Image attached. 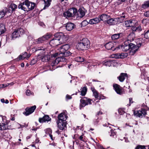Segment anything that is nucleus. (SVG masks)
Wrapping results in <instances>:
<instances>
[{"label": "nucleus", "instance_id": "obj_1", "mask_svg": "<svg viewBox=\"0 0 149 149\" xmlns=\"http://www.w3.org/2000/svg\"><path fill=\"white\" fill-rule=\"evenodd\" d=\"M141 44L142 43L139 42L136 45L133 43H130V42L128 41H125L124 44L119 46V48L121 49L124 52H126L130 49H131L130 53H132L133 54L137 51Z\"/></svg>", "mask_w": 149, "mask_h": 149}, {"label": "nucleus", "instance_id": "obj_2", "mask_svg": "<svg viewBox=\"0 0 149 149\" xmlns=\"http://www.w3.org/2000/svg\"><path fill=\"white\" fill-rule=\"evenodd\" d=\"M68 116L65 112L62 113L58 116V120L56 123L58 127L60 130H63L66 127L67 122L66 120Z\"/></svg>", "mask_w": 149, "mask_h": 149}, {"label": "nucleus", "instance_id": "obj_3", "mask_svg": "<svg viewBox=\"0 0 149 149\" xmlns=\"http://www.w3.org/2000/svg\"><path fill=\"white\" fill-rule=\"evenodd\" d=\"M90 47V41L87 39L84 38L80 40L77 44V49L79 50H84L89 49Z\"/></svg>", "mask_w": 149, "mask_h": 149}, {"label": "nucleus", "instance_id": "obj_4", "mask_svg": "<svg viewBox=\"0 0 149 149\" xmlns=\"http://www.w3.org/2000/svg\"><path fill=\"white\" fill-rule=\"evenodd\" d=\"M77 13V9L72 8L68 9L66 12L64 13H63V15L67 18H68L76 15Z\"/></svg>", "mask_w": 149, "mask_h": 149}, {"label": "nucleus", "instance_id": "obj_5", "mask_svg": "<svg viewBox=\"0 0 149 149\" xmlns=\"http://www.w3.org/2000/svg\"><path fill=\"white\" fill-rule=\"evenodd\" d=\"M92 101L91 99L88 98L87 97H83L80 100V109H81V107H84L88 104H91V101Z\"/></svg>", "mask_w": 149, "mask_h": 149}, {"label": "nucleus", "instance_id": "obj_6", "mask_svg": "<svg viewBox=\"0 0 149 149\" xmlns=\"http://www.w3.org/2000/svg\"><path fill=\"white\" fill-rule=\"evenodd\" d=\"M24 32V30L22 28H19L15 30L12 34V40H14L15 38L19 37Z\"/></svg>", "mask_w": 149, "mask_h": 149}, {"label": "nucleus", "instance_id": "obj_7", "mask_svg": "<svg viewBox=\"0 0 149 149\" xmlns=\"http://www.w3.org/2000/svg\"><path fill=\"white\" fill-rule=\"evenodd\" d=\"M51 37V35L49 33H47L46 35H45L42 37L39 38L35 40V42L37 44H39L40 43H42L44 42L49 39Z\"/></svg>", "mask_w": 149, "mask_h": 149}, {"label": "nucleus", "instance_id": "obj_8", "mask_svg": "<svg viewBox=\"0 0 149 149\" xmlns=\"http://www.w3.org/2000/svg\"><path fill=\"white\" fill-rule=\"evenodd\" d=\"M56 36L58 37V39L60 44L65 42L67 40L66 36L64 35L62 32L56 33Z\"/></svg>", "mask_w": 149, "mask_h": 149}, {"label": "nucleus", "instance_id": "obj_9", "mask_svg": "<svg viewBox=\"0 0 149 149\" xmlns=\"http://www.w3.org/2000/svg\"><path fill=\"white\" fill-rule=\"evenodd\" d=\"M134 114L136 117L142 118L147 114L146 111L144 109H141V110L135 111Z\"/></svg>", "mask_w": 149, "mask_h": 149}, {"label": "nucleus", "instance_id": "obj_10", "mask_svg": "<svg viewBox=\"0 0 149 149\" xmlns=\"http://www.w3.org/2000/svg\"><path fill=\"white\" fill-rule=\"evenodd\" d=\"M36 108V105H34L31 107H27L25 109V111L23 113V114L26 116H28L33 113Z\"/></svg>", "mask_w": 149, "mask_h": 149}, {"label": "nucleus", "instance_id": "obj_11", "mask_svg": "<svg viewBox=\"0 0 149 149\" xmlns=\"http://www.w3.org/2000/svg\"><path fill=\"white\" fill-rule=\"evenodd\" d=\"M27 0H26L23 3H21L19 4L18 6V8L19 9L21 8L22 10H24L25 11L27 12L28 8Z\"/></svg>", "mask_w": 149, "mask_h": 149}, {"label": "nucleus", "instance_id": "obj_12", "mask_svg": "<svg viewBox=\"0 0 149 149\" xmlns=\"http://www.w3.org/2000/svg\"><path fill=\"white\" fill-rule=\"evenodd\" d=\"M50 44L53 47L58 46L60 44L58 37L56 36V34L54 35V38L50 41Z\"/></svg>", "mask_w": 149, "mask_h": 149}, {"label": "nucleus", "instance_id": "obj_13", "mask_svg": "<svg viewBox=\"0 0 149 149\" xmlns=\"http://www.w3.org/2000/svg\"><path fill=\"white\" fill-rule=\"evenodd\" d=\"M113 86L117 93L120 95L123 94L122 89L120 85L117 84H113Z\"/></svg>", "mask_w": 149, "mask_h": 149}, {"label": "nucleus", "instance_id": "obj_14", "mask_svg": "<svg viewBox=\"0 0 149 149\" xmlns=\"http://www.w3.org/2000/svg\"><path fill=\"white\" fill-rule=\"evenodd\" d=\"M51 118L48 115H45L42 118H39V121L40 123H42L46 122H48L49 121H51Z\"/></svg>", "mask_w": 149, "mask_h": 149}, {"label": "nucleus", "instance_id": "obj_15", "mask_svg": "<svg viewBox=\"0 0 149 149\" xmlns=\"http://www.w3.org/2000/svg\"><path fill=\"white\" fill-rule=\"evenodd\" d=\"M70 48V45L68 44H66L61 47L59 49L60 53H64L65 51H67Z\"/></svg>", "mask_w": 149, "mask_h": 149}, {"label": "nucleus", "instance_id": "obj_16", "mask_svg": "<svg viewBox=\"0 0 149 149\" xmlns=\"http://www.w3.org/2000/svg\"><path fill=\"white\" fill-rule=\"evenodd\" d=\"M117 20V18H109L107 21V22L108 24L109 25H114L117 23L116 20Z\"/></svg>", "mask_w": 149, "mask_h": 149}, {"label": "nucleus", "instance_id": "obj_17", "mask_svg": "<svg viewBox=\"0 0 149 149\" xmlns=\"http://www.w3.org/2000/svg\"><path fill=\"white\" fill-rule=\"evenodd\" d=\"M27 5L28 10L27 12L30 10H31L33 9L36 6V4L35 3H32L29 1L27 0Z\"/></svg>", "mask_w": 149, "mask_h": 149}, {"label": "nucleus", "instance_id": "obj_18", "mask_svg": "<svg viewBox=\"0 0 149 149\" xmlns=\"http://www.w3.org/2000/svg\"><path fill=\"white\" fill-rule=\"evenodd\" d=\"M105 47L108 50L112 49V50L114 51L115 49V48H114L113 43L112 42H109L106 43L105 45Z\"/></svg>", "mask_w": 149, "mask_h": 149}, {"label": "nucleus", "instance_id": "obj_19", "mask_svg": "<svg viewBox=\"0 0 149 149\" xmlns=\"http://www.w3.org/2000/svg\"><path fill=\"white\" fill-rule=\"evenodd\" d=\"M85 9L84 8L79 9L77 13L78 17L80 18L82 17L85 15Z\"/></svg>", "mask_w": 149, "mask_h": 149}, {"label": "nucleus", "instance_id": "obj_20", "mask_svg": "<svg viewBox=\"0 0 149 149\" xmlns=\"http://www.w3.org/2000/svg\"><path fill=\"white\" fill-rule=\"evenodd\" d=\"M135 34L134 32H132L127 37V40L126 41H128L130 43V42L134 40L135 38Z\"/></svg>", "mask_w": 149, "mask_h": 149}, {"label": "nucleus", "instance_id": "obj_21", "mask_svg": "<svg viewBox=\"0 0 149 149\" xmlns=\"http://www.w3.org/2000/svg\"><path fill=\"white\" fill-rule=\"evenodd\" d=\"M10 13V9H8L6 7L4 8L2 10L0 11V13L2 17H3L6 13Z\"/></svg>", "mask_w": 149, "mask_h": 149}, {"label": "nucleus", "instance_id": "obj_22", "mask_svg": "<svg viewBox=\"0 0 149 149\" xmlns=\"http://www.w3.org/2000/svg\"><path fill=\"white\" fill-rule=\"evenodd\" d=\"M100 21V19L98 17H95L90 19L88 23L90 24H97Z\"/></svg>", "mask_w": 149, "mask_h": 149}, {"label": "nucleus", "instance_id": "obj_23", "mask_svg": "<svg viewBox=\"0 0 149 149\" xmlns=\"http://www.w3.org/2000/svg\"><path fill=\"white\" fill-rule=\"evenodd\" d=\"M110 16L106 14H102L100 17V20H102L105 22L107 21L110 18Z\"/></svg>", "mask_w": 149, "mask_h": 149}, {"label": "nucleus", "instance_id": "obj_24", "mask_svg": "<svg viewBox=\"0 0 149 149\" xmlns=\"http://www.w3.org/2000/svg\"><path fill=\"white\" fill-rule=\"evenodd\" d=\"M74 27V24L72 23H68L66 24L65 26L66 29L68 31L72 30Z\"/></svg>", "mask_w": 149, "mask_h": 149}, {"label": "nucleus", "instance_id": "obj_25", "mask_svg": "<svg viewBox=\"0 0 149 149\" xmlns=\"http://www.w3.org/2000/svg\"><path fill=\"white\" fill-rule=\"evenodd\" d=\"M127 76V74L126 73H121L120 75L118 77V79L120 81L122 82Z\"/></svg>", "mask_w": 149, "mask_h": 149}, {"label": "nucleus", "instance_id": "obj_26", "mask_svg": "<svg viewBox=\"0 0 149 149\" xmlns=\"http://www.w3.org/2000/svg\"><path fill=\"white\" fill-rule=\"evenodd\" d=\"M6 31L4 25L1 23H0V35L4 33Z\"/></svg>", "mask_w": 149, "mask_h": 149}, {"label": "nucleus", "instance_id": "obj_27", "mask_svg": "<svg viewBox=\"0 0 149 149\" xmlns=\"http://www.w3.org/2000/svg\"><path fill=\"white\" fill-rule=\"evenodd\" d=\"M17 8V5L14 3H11L9 8V9H10V13H12L13 11H15V9H16Z\"/></svg>", "mask_w": 149, "mask_h": 149}, {"label": "nucleus", "instance_id": "obj_28", "mask_svg": "<svg viewBox=\"0 0 149 149\" xmlns=\"http://www.w3.org/2000/svg\"><path fill=\"white\" fill-rule=\"evenodd\" d=\"M124 25L126 27H131L133 26L132 20H130L125 21L124 23Z\"/></svg>", "mask_w": 149, "mask_h": 149}, {"label": "nucleus", "instance_id": "obj_29", "mask_svg": "<svg viewBox=\"0 0 149 149\" xmlns=\"http://www.w3.org/2000/svg\"><path fill=\"white\" fill-rule=\"evenodd\" d=\"M80 95L82 96H84L86 94L87 91V88L86 87L84 86L83 88H81L80 89Z\"/></svg>", "mask_w": 149, "mask_h": 149}, {"label": "nucleus", "instance_id": "obj_30", "mask_svg": "<svg viewBox=\"0 0 149 149\" xmlns=\"http://www.w3.org/2000/svg\"><path fill=\"white\" fill-rule=\"evenodd\" d=\"M45 3L43 9H45L46 7H48L50 5L52 0H44Z\"/></svg>", "mask_w": 149, "mask_h": 149}, {"label": "nucleus", "instance_id": "obj_31", "mask_svg": "<svg viewBox=\"0 0 149 149\" xmlns=\"http://www.w3.org/2000/svg\"><path fill=\"white\" fill-rule=\"evenodd\" d=\"M64 52V53H60L59 54H62L63 56L65 57H67L71 55L72 54L69 51H65V52Z\"/></svg>", "mask_w": 149, "mask_h": 149}, {"label": "nucleus", "instance_id": "obj_32", "mask_svg": "<svg viewBox=\"0 0 149 149\" xmlns=\"http://www.w3.org/2000/svg\"><path fill=\"white\" fill-rule=\"evenodd\" d=\"M149 7V0L148 1L144 2L141 6V8L143 9H146Z\"/></svg>", "mask_w": 149, "mask_h": 149}, {"label": "nucleus", "instance_id": "obj_33", "mask_svg": "<svg viewBox=\"0 0 149 149\" xmlns=\"http://www.w3.org/2000/svg\"><path fill=\"white\" fill-rule=\"evenodd\" d=\"M33 51L34 50L35 52L39 50L44 51L45 50V48L42 47H36L33 49Z\"/></svg>", "mask_w": 149, "mask_h": 149}, {"label": "nucleus", "instance_id": "obj_34", "mask_svg": "<svg viewBox=\"0 0 149 149\" xmlns=\"http://www.w3.org/2000/svg\"><path fill=\"white\" fill-rule=\"evenodd\" d=\"M58 60L59 59L58 58H56L55 60L53 61L52 63L51 64L52 66H53L57 65V64L59 63Z\"/></svg>", "mask_w": 149, "mask_h": 149}, {"label": "nucleus", "instance_id": "obj_35", "mask_svg": "<svg viewBox=\"0 0 149 149\" xmlns=\"http://www.w3.org/2000/svg\"><path fill=\"white\" fill-rule=\"evenodd\" d=\"M120 34H115L111 36V38L113 40H115L118 39L120 37Z\"/></svg>", "mask_w": 149, "mask_h": 149}, {"label": "nucleus", "instance_id": "obj_36", "mask_svg": "<svg viewBox=\"0 0 149 149\" xmlns=\"http://www.w3.org/2000/svg\"><path fill=\"white\" fill-rule=\"evenodd\" d=\"M144 37L146 39L149 38V29L145 31Z\"/></svg>", "mask_w": 149, "mask_h": 149}, {"label": "nucleus", "instance_id": "obj_37", "mask_svg": "<svg viewBox=\"0 0 149 149\" xmlns=\"http://www.w3.org/2000/svg\"><path fill=\"white\" fill-rule=\"evenodd\" d=\"M111 58H120V53H116L112 54L111 56Z\"/></svg>", "mask_w": 149, "mask_h": 149}, {"label": "nucleus", "instance_id": "obj_38", "mask_svg": "<svg viewBox=\"0 0 149 149\" xmlns=\"http://www.w3.org/2000/svg\"><path fill=\"white\" fill-rule=\"evenodd\" d=\"M59 59V61L60 62H64L66 61V59L65 58L64 56L62 57H58Z\"/></svg>", "mask_w": 149, "mask_h": 149}, {"label": "nucleus", "instance_id": "obj_39", "mask_svg": "<svg viewBox=\"0 0 149 149\" xmlns=\"http://www.w3.org/2000/svg\"><path fill=\"white\" fill-rule=\"evenodd\" d=\"M76 60L78 62H82L84 61V58L80 56H78L76 58Z\"/></svg>", "mask_w": 149, "mask_h": 149}, {"label": "nucleus", "instance_id": "obj_40", "mask_svg": "<svg viewBox=\"0 0 149 149\" xmlns=\"http://www.w3.org/2000/svg\"><path fill=\"white\" fill-rule=\"evenodd\" d=\"M127 56V54L125 53H120V58H123Z\"/></svg>", "mask_w": 149, "mask_h": 149}, {"label": "nucleus", "instance_id": "obj_41", "mask_svg": "<svg viewBox=\"0 0 149 149\" xmlns=\"http://www.w3.org/2000/svg\"><path fill=\"white\" fill-rule=\"evenodd\" d=\"M116 132L115 131V130H111L110 131V135L111 136H114L116 135Z\"/></svg>", "mask_w": 149, "mask_h": 149}, {"label": "nucleus", "instance_id": "obj_42", "mask_svg": "<svg viewBox=\"0 0 149 149\" xmlns=\"http://www.w3.org/2000/svg\"><path fill=\"white\" fill-rule=\"evenodd\" d=\"M111 62L110 61H107L104 63L103 64L104 65L107 66H110L111 65Z\"/></svg>", "mask_w": 149, "mask_h": 149}, {"label": "nucleus", "instance_id": "obj_43", "mask_svg": "<svg viewBox=\"0 0 149 149\" xmlns=\"http://www.w3.org/2000/svg\"><path fill=\"white\" fill-rule=\"evenodd\" d=\"M6 129L5 125L3 123H0V130Z\"/></svg>", "mask_w": 149, "mask_h": 149}, {"label": "nucleus", "instance_id": "obj_44", "mask_svg": "<svg viewBox=\"0 0 149 149\" xmlns=\"http://www.w3.org/2000/svg\"><path fill=\"white\" fill-rule=\"evenodd\" d=\"M37 62L36 59L33 58L30 62V64L31 65H33L36 63Z\"/></svg>", "mask_w": 149, "mask_h": 149}, {"label": "nucleus", "instance_id": "obj_45", "mask_svg": "<svg viewBox=\"0 0 149 149\" xmlns=\"http://www.w3.org/2000/svg\"><path fill=\"white\" fill-rule=\"evenodd\" d=\"M124 87H126V89H125V90L127 92H131L132 91V90L131 89H130V86H128V87H126L125 86H124Z\"/></svg>", "mask_w": 149, "mask_h": 149}, {"label": "nucleus", "instance_id": "obj_46", "mask_svg": "<svg viewBox=\"0 0 149 149\" xmlns=\"http://www.w3.org/2000/svg\"><path fill=\"white\" fill-rule=\"evenodd\" d=\"M135 149H146L144 146L139 145L137 146Z\"/></svg>", "mask_w": 149, "mask_h": 149}, {"label": "nucleus", "instance_id": "obj_47", "mask_svg": "<svg viewBox=\"0 0 149 149\" xmlns=\"http://www.w3.org/2000/svg\"><path fill=\"white\" fill-rule=\"evenodd\" d=\"M118 113L120 115H121L124 114L125 113V112L123 109H118Z\"/></svg>", "mask_w": 149, "mask_h": 149}, {"label": "nucleus", "instance_id": "obj_48", "mask_svg": "<svg viewBox=\"0 0 149 149\" xmlns=\"http://www.w3.org/2000/svg\"><path fill=\"white\" fill-rule=\"evenodd\" d=\"M26 94L27 95L29 96L31 95H33V93H31L29 90H27L26 92Z\"/></svg>", "mask_w": 149, "mask_h": 149}, {"label": "nucleus", "instance_id": "obj_49", "mask_svg": "<svg viewBox=\"0 0 149 149\" xmlns=\"http://www.w3.org/2000/svg\"><path fill=\"white\" fill-rule=\"evenodd\" d=\"M45 132L46 134H49L52 133V131L50 129H47L45 130Z\"/></svg>", "mask_w": 149, "mask_h": 149}, {"label": "nucleus", "instance_id": "obj_50", "mask_svg": "<svg viewBox=\"0 0 149 149\" xmlns=\"http://www.w3.org/2000/svg\"><path fill=\"white\" fill-rule=\"evenodd\" d=\"M125 17V15L123 16H120V17L117 18V20L120 22L122 21L123 20V18H124Z\"/></svg>", "mask_w": 149, "mask_h": 149}, {"label": "nucleus", "instance_id": "obj_51", "mask_svg": "<svg viewBox=\"0 0 149 149\" xmlns=\"http://www.w3.org/2000/svg\"><path fill=\"white\" fill-rule=\"evenodd\" d=\"M93 94L95 98H97L98 97V94L97 91L93 92Z\"/></svg>", "mask_w": 149, "mask_h": 149}, {"label": "nucleus", "instance_id": "obj_52", "mask_svg": "<svg viewBox=\"0 0 149 149\" xmlns=\"http://www.w3.org/2000/svg\"><path fill=\"white\" fill-rule=\"evenodd\" d=\"M83 136L84 134H82V135L79 136V139L81 141H84V140L83 139Z\"/></svg>", "mask_w": 149, "mask_h": 149}, {"label": "nucleus", "instance_id": "obj_53", "mask_svg": "<svg viewBox=\"0 0 149 149\" xmlns=\"http://www.w3.org/2000/svg\"><path fill=\"white\" fill-rule=\"evenodd\" d=\"M142 30L141 27V26H139L136 27V31H140Z\"/></svg>", "mask_w": 149, "mask_h": 149}, {"label": "nucleus", "instance_id": "obj_54", "mask_svg": "<svg viewBox=\"0 0 149 149\" xmlns=\"http://www.w3.org/2000/svg\"><path fill=\"white\" fill-rule=\"evenodd\" d=\"M22 55L23 56V58H26L27 56V53L26 52H24L23 54Z\"/></svg>", "mask_w": 149, "mask_h": 149}, {"label": "nucleus", "instance_id": "obj_55", "mask_svg": "<svg viewBox=\"0 0 149 149\" xmlns=\"http://www.w3.org/2000/svg\"><path fill=\"white\" fill-rule=\"evenodd\" d=\"M42 61L43 62H44L45 61V58H46V56H42L40 57Z\"/></svg>", "mask_w": 149, "mask_h": 149}, {"label": "nucleus", "instance_id": "obj_56", "mask_svg": "<svg viewBox=\"0 0 149 149\" xmlns=\"http://www.w3.org/2000/svg\"><path fill=\"white\" fill-rule=\"evenodd\" d=\"M72 97L71 96L67 95L66 96V99L67 100H68L72 98Z\"/></svg>", "mask_w": 149, "mask_h": 149}, {"label": "nucleus", "instance_id": "obj_57", "mask_svg": "<svg viewBox=\"0 0 149 149\" xmlns=\"http://www.w3.org/2000/svg\"><path fill=\"white\" fill-rule=\"evenodd\" d=\"M144 15L146 17H149V11H147L145 12L144 14Z\"/></svg>", "mask_w": 149, "mask_h": 149}, {"label": "nucleus", "instance_id": "obj_58", "mask_svg": "<svg viewBox=\"0 0 149 149\" xmlns=\"http://www.w3.org/2000/svg\"><path fill=\"white\" fill-rule=\"evenodd\" d=\"M131 29L132 31V32H134V31H136V27L133 26L132 28Z\"/></svg>", "mask_w": 149, "mask_h": 149}, {"label": "nucleus", "instance_id": "obj_59", "mask_svg": "<svg viewBox=\"0 0 149 149\" xmlns=\"http://www.w3.org/2000/svg\"><path fill=\"white\" fill-rule=\"evenodd\" d=\"M23 56L22 55H21L19 56V57L17 58H18L19 60L23 59L25 58H23Z\"/></svg>", "mask_w": 149, "mask_h": 149}, {"label": "nucleus", "instance_id": "obj_60", "mask_svg": "<svg viewBox=\"0 0 149 149\" xmlns=\"http://www.w3.org/2000/svg\"><path fill=\"white\" fill-rule=\"evenodd\" d=\"M99 120L97 119H95L94 121V123L95 124H97Z\"/></svg>", "mask_w": 149, "mask_h": 149}, {"label": "nucleus", "instance_id": "obj_61", "mask_svg": "<svg viewBox=\"0 0 149 149\" xmlns=\"http://www.w3.org/2000/svg\"><path fill=\"white\" fill-rule=\"evenodd\" d=\"M102 114V113L101 111H99V112H98L97 113V114L96 115V116L101 115Z\"/></svg>", "mask_w": 149, "mask_h": 149}, {"label": "nucleus", "instance_id": "obj_62", "mask_svg": "<svg viewBox=\"0 0 149 149\" xmlns=\"http://www.w3.org/2000/svg\"><path fill=\"white\" fill-rule=\"evenodd\" d=\"M58 53H56L53 55V56L54 57H56L58 55Z\"/></svg>", "mask_w": 149, "mask_h": 149}, {"label": "nucleus", "instance_id": "obj_63", "mask_svg": "<svg viewBox=\"0 0 149 149\" xmlns=\"http://www.w3.org/2000/svg\"><path fill=\"white\" fill-rule=\"evenodd\" d=\"M91 90L92 91V92H93V93L94 92V91H96V90L94 88H92V87L91 88Z\"/></svg>", "mask_w": 149, "mask_h": 149}, {"label": "nucleus", "instance_id": "obj_64", "mask_svg": "<svg viewBox=\"0 0 149 149\" xmlns=\"http://www.w3.org/2000/svg\"><path fill=\"white\" fill-rule=\"evenodd\" d=\"M129 102L130 103H133V101H132V98H130L129 99Z\"/></svg>", "mask_w": 149, "mask_h": 149}]
</instances>
